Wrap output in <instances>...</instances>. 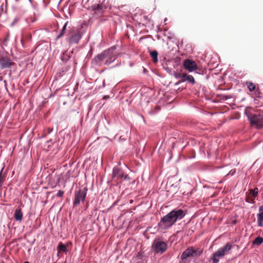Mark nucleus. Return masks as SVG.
I'll return each mask as SVG.
<instances>
[{
    "mask_svg": "<svg viewBox=\"0 0 263 263\" xmlns=\"http://www.w3.org/2000/svg\"><path fill=\"white\" fill-rule=\"evenodd\" d=\"M184 211L175 209L166 215L162 217L158 224V228L161 230H166L173 226L177 220H181L185 215Z\"/></svg>",
    "mask_w": 263,
    "mask_h": 263,
    "instance_id": "f257e3e1",
    "label": "nucleus"
},
{
    "mask_svg": "<svg viewBox=\"0 0 263 263\" xmlns=\"http://www.w3.org/2000/svg\"><path fill=\"white\" fill-rule=\"evenodd\" d=\"M184 211L175 209L166 215L162 217L158 224V228L161 230H166L173 226L177 220H181L185 215Z\"/></svg>",
    "mask_w": 263,
    "mask_h": 263,
    "instance_id": "f03ea898",
    "label": "nucleus"
},
{
    "mask_svg": "<svg viewBox=\"0 0 263 263\" xmlns=\"http://www.w3.org/2000/svg\"><path fill=\"white\" fill-rule=\"evenodd\" d=\"M184 211L175 209L166 215L162 217L158 224V228L161 230H166L173 226L177 220H181L185 215Z\"/></svg>",
    "mask_w": 263,
    "mask_h": 263,
    "instance_id": "7ed1b4c3",
    "label": "nucleus"
},
{
    "mask_svg": "<svg viewBox=\"0 0 263 263\" xmlns=\"http://www.w3.org/2000/svg\"><path fill=\"white\" fill-rule=\"evenodd\" d=\"M116 59V47L113 46L95 57L92 60V64L99 66L102 65H109Z\"/></svg>",
    "mask_w": 263,
    "mask_h": 263,
    "instance_id": "20e7f679",
    "label": "nucleus"
},
{
    "mask_svg": "<svg viewBox=\"0 0 263 263\" xmlns=\"http://www.w3.org/2000/svg\"><path fill=\"white\" fill-rule=\"evenodd\" d=\"M250 124L257 128L263 126V112L254 111L251 107H247L245 111Z\"/></svg>",
    "mask_w": 263,
    "mask_h": 263,
    "instance_id": "39448f33",
    "label": "nucleus"
},
{
    "mask_svg": "<svg viewBox=\"0 0 263 263\" xmlns=\"http://www.w3.org/2000/svg\"><path fill=\"white\" fill-rule=\"evenodd\" d=\"M83 33L81 29L72 27L68 33V42L71 44H78L82 38Z\"/></svg>",
    "mask_w": 263,
    "mask_h": 263,
    "instance_id": "423d86ee",
    "label": "nucleus"
},
{
    "mask_svg": "<svg viewBox=\"0 0 263 263\" xmlns=\"http://www.w3.org/2000/svg\"><path fill=\"white\" fill-rule=\"evenodd\" d=\"M167 243L160 239H155L152 245V248L156 254H163L167 250Z\"/></svg>",
    "mask_w": 263,
    "mask_h": 263,
    "instance_id": "0eeeda50",
    "label": "nucleus"
},
{
    "mask_svg": "<svg viewBox=\"0 0 263 263\" xmlns=\"http://www.w3.org/2000/svg\"><path fill=\"white\" fill-rule=\"evenodd\" d=\"M202 250L199 248L195 249L194 247L187 248L181 255L182 260L186 259L189 257H197L200 256L202 253Z\"/></svg>",
    "mask_w": 263,
    "mask_h": 263,
    "instance_id": "6e6552de",
    "label": "nucleus"
},
{
    "mask_svg": "<svg viewBox=\"0 0 263 263\" xmlns=\"http://www.w3.org/2000/svg\"><path fill=\"white\" fill-rule=\"evenodd\" d=\"M107 0H103L101 3L95 4L92 6V10L93 14L101 16L108 7Z\"/></svg>",
    "mask_w": 263,
    "mask_h": 263,
    "instance_id": "1a4fd4ad",
    "label": "nucleus"
},
{
    "mask_svg": "<svg viewBox=\"0 0 263 263\" xmlns=\"http://www.w3.org/2000/svg\"><path fill=\"white\" fill-rule=\"evenodd\" d=\"M87 192V189L84 187L82 189H80L78 192L75 193L74 199L73 201V206L79 205L81 202H84L85 200Z\"/></svg>",
    "mask_w": 263,
    "mask_h": 263,
    "instance_id": "9d476101",
    "label": "nucleus"
},
{
    "mask_svg": "<svg viewBox=\"0 0 263 263\" xmlns=\"http://www.w3.org/2000/svg\"><path fill=\"white\" fill-rule=\"evenodd\" d=\"M183 66L189 72H193L198 69V66L196 62L190 59H185L183 62Z\"/></svg>",
    "mask_w": 263,
    "mask_h": 263,
    "instance_id": "9b49d317",
    "label": "nucleus"
},
{
    "mask_svg": "<svg viewBox=\"0 0 263 263\" xmlns=\"http://www.w3.org/2000/svg\"><path fill=\"white\" fill-rule=\"evenodd\" d=\"M14 64V63L7 56L0 55V65L2 69L9 68Z\"/></svg>",
    "mask_w": 263,
    "mask_h": 263,
    "instance_id": "f8f14e48",
    "label": "nucleus"
},
{
    "mask_svg": "<svg viewBox=\"0 0 263 263\" xmlns=\"http://www.w3.org/2000/svg\"><path fill=\"white\" fill-rule=\"evenodd\" d=\"M176 77L178 79H181V80L183 82L187 81L192 84H194L195 83L194 77L192 75H190L187 73L178 74L176 76Z\"/></svg>",
    "mask_w": 263,
    "mask_h": 263,
    "instance_id": "ddd939ff",
    "label": "nucleus"
},
{
    "mask_svg": "<svg viewBox=\"0 0 263 263\" xmlns=\"http://www.w3.org/2000/svg\"><path fill=\"white\" fill-rule=\"evenodd\" d=\"M246 85L250 91H255L254 94L255 96H258L260 94L258 88H256L255 84L251 82H247Z\"/></svg>",
    "mask_w": 263,
    "mask_h": 263,
    "instance_id": "4468645a",
    "label": "nucleus"
},
{
    "mask_svg": "<svg viewBox=\"0 0 263 263\" xmlns=\"http://www.w3.org/2000/svg\"><path fill=\"white\" fill-rule=\"evenodd\" d=\"M124 177L122 171L118 167H114L112 171V177L117 179H121Z\"/></svg>",
    "mask_w": 263,
    "mask_h": 263,
    "instance_id": "2eb2a0df",
    "label": "nucleus"
},
{
    "mask_svg": "<svg viewBox=\"0 0 263 263\" xmlns=\"http://www.w3.org/2000/svg\"><path fill=\"white\" fill-rule=\"evenodd\" d=\"M223 256L224 255L218 249L217 251H216L215 253L213 254L212 257H211V259L213 260V263H218L219 258H222Z\"/></svg>",
    "mask_w": 263,
    "mask_h": 263,
    "instance_id": "dca6fc26",
    "label": "nucleus"
},
{
    "mask_svg": "<svg viewBox=\"0 0 263 263\" xmlns=\"http://www.w3.org/2000/svg\"><path fill=\"white\" fill-rule=\"evenodd\" d=\"M232 248V246L230 243H226L223 247L220 248L219 250L224 256L227 254Z\"/></svg>",
    "mask_w": 263,
    "mask_h": 263,
    "instance_id": "f3484780",
    "label": "nucleus"
},
{
    "mask_svg": "<svg viewBox=\"0 0 263 263\" xmlns=\"http://www.w3.org/2000/svg\"><path fill=\"white\" fill-rule=\"evenodd\" d=\"M14 217L16 221H21L23 219V213L21 209H16L15 210Z\"/></svg>",
    "mask_w": 263,
    "mask_h": 263,
    "instance_id": "a211bd4d",
    "label": "nucleus"
},
{
    "mask_svg": "<svg viewBox=\"0 0 263 263\" xmlns=\"http://www.w3.org/2000/svg\"><path fill=\"white\" fill-rule=\"evenodd\" d=\"M150 55L154 63L158 62V52L156 50L149 51Z\"/></svg>",
    "mask_w": 263,
    "mask_h": 263,
    "instance_id": "6ab92c4d",
    "label": "nucleus"
},
{
    "mask_svg": "<svg viewBox=\"0 0 263 263\" xmlns=\"http://www.w3.org/2000/svg\"><path fill=\"white\" fill-rule=\"evenodd\" d=\"M263 243V238L260 236L257 237L252 242L253 245L259 246Z\"/></svg>",
    "mask_w": 263,
    "mask_h": 263,
    "instance_id": "aec40b11",
    "label": "nucleus"
},
{
    "mask_svg": "<svg viewBox=\"0 0 263 263\" xmlns=\"http://www.w3.org/2000/svg\"><path fill=\"white\" fill-rule=\"evenodd\" d=\"M257 223L259 227H263V212L257 215Z\"/></svg>",
    "mask_w": 263,
    "mask_h": 263,
    "instance_id": "412c9836",
    "label": "nucleus"
},
{
    "mask_svg": "<svg viewBox=\"0 0 263 263\" xmlns=\"http://www.w3.org/2000/svg\"><path fill=\"white\" fill-rule=\"evenodd\" d=\"M57 250L59 251H61L63 252H67L66 246L65 245L62 244V243H60L58 245V246L57 247Z\"/></svg>",
    "mask_w": 263,
    "mask_h": 263,
    "instance_id": "4be33fe9",
    "label": "nucleus"
},
{
    "mask_svg": "<svg viewBox=\"0 0 263 263\" xmlns=\"http://www.w3.org/2000/svg\"><path fill=\"white\" fill-rule=\"evenodd\" d=\"M68 24V22H67L66 23H65L64 25L63 26L60 34L58 35V36H57V39H59V38H60L62 36H63V35L65 33V31L66 29V27H67V25Z\"/></svg>",
    "mask_w": 263,
    "mask_h": 263,
    "instance_id": "5701e85b",
    "label": "nucleus"
},
{
    "mask_svg": "<svg viewBox=\"0 0 263 263\" xmlns=\"http://www.w3.org/2000/svg\"><path fill=\"white\" fill-rule=\"evenodd\" d=\"M251 194H252V196L254 197H256L258 194V189L257 187H255L252 190H251Z\"/></svg>",
    "mask_w": 263,
    "mask_h": 263,
    "instance_id": "b1692460",
    "label": "nucleus"
},
{
    "mask_svg": "<svg viewBox=\"0 0 263 263\" xmlns=\"http://www.w3.org/2000/svg\"><path fill=\"white\" fill-rule=\"evenodd\" d=\"M64 194V192L63 191H59L57 193L56 196L58 197H63V195Z\"/></svg>",
    "mask_w": 263,
    "mask_h": 263,
    "instance_id": "393cba45",
    "label": "nucleus"
},
{
    "mask_svg": "<svg viewBox=\"0 0 263 263\" xmlns=\"http://www.w3.org/2000/svg\"><path fill=\"white\" fill-rule=\"evenodd\" d=\"M259 213L263 212V205H261L259 207Z\"/></svg>",
    "mask_w": 263,
    "mask_h": 263,
    "instance_id": "a878e982",
    "label": "nucleus"
},
{
    "mask_svg": "<svg viewBox=\"0 0 263 263\" xmlns=\"http://www.w3.org/2000/svg\"><path fill=\"white\" fill-rule=\"evenodd\" d=\"M231 97L228 96H223V99H224V100H227L229 98H230Z\"/></svg>",
    "mask_w": 263,
    "mask_h": 263,
    "instance_id": "bb28decb",
    "label": "nucleus"
},
{
    "mask_svg": "<svg viewBox=\"0 0 263 263\" xmlns=\"http://www.w3.org/2000/svg\"><path fill=\"white\" fill-rule=\"evenodd\" d=\"M52 130V129H48V133H49L50 132H51Z\"/></svg>",
    "mask_w": 263,
    "mask_h": 263,
    "instance_id": "cd10ccee",
    "label": "nucleus"
},
{
    "mask_svg": "<svg viewBox=\"0 0 263 263\" xmlns=\"http://www.w3.org/2000/svg\"><path fill=\"white\" fill-rule=\"evenodd\" d=\"M24 263H30V262L28 261H25Z\"/></svg>",
    "mask_w": 263,
    "mask_h": 263,
    "instance_id": "c85d7f7f",
    "label": "nucleus"
}]
</instances>
